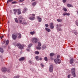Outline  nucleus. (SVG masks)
Masks as SVG:
<instances>
[{
  "instance_id": "3",
  "label": "nucleus",
  "mask_w": 78,
  "mask_h": 78,
  "mask_svg": "<svg viewBox=\"0 0 78 78\" xmlns=\"http://www.w3.org/2000/svg\"><path fill=\"white\" fill-rule=\"evenodd\" d=\"M54 61L55 63L56 64H59V63H61V60L59 59L56 58L54 59Z\"/></svg>"
},
{
  "instance_id": "8",
  "label": "nucleus",
  "mask_w": 78,
  "mask_h": 78,
  "mask_svg": "<svg viewBox=\"0 0 78 78\" xmlns=\"http://www.w3.org/2000/svg\"><path fill=\"white\" fill-rule=\"evenodd\" d=\"M2 72H6V70H7V69L5 68H3L2 69Z\"/></svg>"
},
{
  "instance_id": "15",
  "label": "nucleus",
  "mask_w": 78,
  "mask_h": 78,
  "mask_svg": "<svg viewBox=\"0 0 78 78\" xmlns=\"http://www.w3.org/2000/svg\"><path fill=\"white\" fill-rule=\"evenodd\" d=\"M17 11H18V9H14L13 11L14 12V13L15 14H16V12H17Z\"/></svg>"
},
{
  "instance_id": "20",
  "label": "nucleus",
  "mask_w": 78,
  "mask_h": 78,
  "mask_svg": "<svg viewBox=\"0 0 78 78\" xmlns=\"http://www.w3.org/2000/svg\"><path fill=\"white\" fill-rule=\"evenodd\" d=\"M36 5V2H33L32 4V6H35V5Z\"/></svg>"
},
{
  "instance_id": "59",
  "label": "nucleus",
  "mask_w": 78,
  "mask_h": 78,
  "mask_svg": "<svg viewBox=\"0 0 78 78\" xmlns=\"http://www.w3.org/2000/svg\"><path fill=\"white\" fill-rule=\"evenodd\" d=\"M52 60H53V59H52Z\"/></svg>"
},
{
  "instance_id": "46",
  "label": "nucleus",
  "mask_w": 78,
  "mask_h": 78,
  "mask_svg": "<svg viewBox=\"0 0 78 78\" xmlns=\"http://www.w3.org/2000/svg\"><path fill=\"white\" fill-rule=\"evenodd\" d=\"M27 50L28 51H30V49H27Z\"/></svg>"
},
{
  "instance_id": "47",
  "label": "nucleus",
  "mask_w": 78,
  "mask_h": 78,
  "mask_svg": "<svg viewBox=\"0 0 78 78\" xmlns=\"http://www.w3.org/2000/svg\"><path fill=\"white\" fill-rule=\"evenodd\" d=\"M24 0H20V2H23Z\"/></svg>"
},
{
  "instance_id": "43",
  "label": "nucleus",
  "mask_w": 78,
  "mask_h": 78,
  "mask_svg": "<svg viewBox=\"0 0 78 78\" xmlns=\"http://www.w3.org/2000/svg\"><path fill=\"white\" fill-rule=\"evenodd\" d=\"M60 58V55H58L57 56V58Z\"/></svg>"
},
{
  "instance_id": "56",
  "label": "nucleus",
  "mask_w": 78,
  "mask_h": 78,
  "mask_svg": "<svg viewBox=\"0 0 78 78\" xmlns=\"http://www.w3.org/2000/svg\"><path fill=\"white\" fill-rule=\"evenodd\" d=\"M39 59L40 61H41V60H42V58H40Z\"/></svg>"
},
{
  "instance_id": "22",
  "label": "nucleus",
  "mask_w": 78,
  "mask_h": 78,
  "mask_svg": "<svg viewBox=\"0 0 78 78\" xmlns=\"http://www.w3.org/2000/svg\"><path fill=\"white\" fill-rule=\"evenodd\" d=\"M36 33V32L34 31H33V32H30V34L32 35H33L34 34H35Z\"/></svg>"
},
{
  "instance_id": "19",
  "label": "nucleus",
  "mask_w": 78,
  "mask_h": 78,
  "mask_svg": "<svg viewBox=\"0 0 78 78\" xmlns=\"http://www.w3.org/2000/svg\"><path fill=\"white\" fill-rule=\"evenodd\" d=\"M27 10H28V9H27V8H24V10L23 11V13H25V12H26V11H27Z\"/></svg>"
},
{
  "instance_id": "39",
  "label": "nucleus",
  "mask_w": 78,
  "mask_h": 78,
  "mask_svg": "<svg viewBox=\"0 0 78 78\" xmlns=\"http://www.w3.org/2000/svg\"><path fill=\"white\" fill-rule=\"evenodd\" d=\"M66 16H70V13H66Z\"/></svg>"
},
{
  "instance_id": "36",
  "label": "nucleus",
  "mask_w": 78,
  "mask_h": 78,
  "mask_svg": "<svg viewBox=\"0 0 78 78\" xmlns=\"http://www.w3.org/2000/svg\"><path fill=\"white\" fill-rule=\"evenodd\" d=\"M76 25H77V26H78V21H76Z\"/></svg>"
},
{
  "instance_id": "21",
  "label": "nucleus",
  "mask_w": 78,
  "mask_h": 78,
  "mask_svg": "<svg viewBox=\"0 0 78 78\" xmlns=\"http://www.w3.org/2000/svg\"><path fill=\"white\" fill-rule=\"evenodd\" d=\"M68 7L70 8V7H73V6L72 5H71L70 4H68L67 5Z\"/></svg>"
},
{
  "instance_id": "18",
  "label": "nucleus",
  "mask_w": 78,
  "mask_h": 78,
  "mask_svg": "<svg viewBox=\"0 0 78 78\" xmlns=\"http://www.w3.org/2000/svg\"><path fill=\"white\" fill-rule=\"evenodd\" d=\"M0 51L2 53H3L4 51H3V48H0Z\"/></svg>"
},
{
  "instance_id": "24",
  "label": "nucleus",
  "mask_w": 78,
  "mask_h": 78,
  "mask_svg": "<svg viewBox=\"0 0 78 78\" xmlns=\"http://www.w3.org/2000/svg\"><path fill=\"white\" fill-rule=\"evenodd\" d=\"M21 19V17H20V19L19 20V22L20 23H22V20H20Z\"/></svg>"
},
{
  "instance_id": "17",
  "label": "nucleus",
  "mask_w": 78,
  "mask_h": 78,
  "mask_svg": "<svg viewBox=\"0 0 78 78\" xmlns=\"http://www.w3.org/2000/svg\"><path fill=\"white\" fill-rule=\"evenodd\" d=\"M45 30H46L47 31H48V32H50V31H51L50 29L48 28L47 27L46 28Z\"/></svg>"
},
{
  "instance_id": "28",
  "label": "nucleus",
  "mask_w": 78,
  "mask_h": 78,
  "mask_svg": "<svg viewBox=\"0 0 78 78\" xmlns=\"http://www.w3.org/2000/svg\"><path fill=\"white\" fill-rule=\"evenodd\" d=\"M57 21H58V22H62V20L57 19Z\"/></svg>"
},
{
  "instance_id": "30",
  "label": "nucleus",
  "mask_w": 78,
  "mask_h": 78,
  "mask_svg": "<svg viewBox=\"0 0 78 78\" xmlns=\"http://www.w3.org/2000/svg\"><path fill=\"white\" fill-rule=\"evenodd\" d=\"M39 58V57H38V56H37L35 57V59H36L37 61H39V59H38Z\"/></svg>"
},
{
  "instance_id": "6",
  "label": "nucleus",
  "mask_w": 78,
  "mask_h": 78,
  "mask_svg": "<svg viewBox=\"0 0 78 78\" xmlns=\"http://www.w3.org/2000/svg\"><path fill=\"white\" fill-rule=\"evenodd\" d=\"M17 46L20 49V50H22V49H23V46H22V44H17Z\"/></svg>"
},
{
  "instance_id": "31",
  "label": "nucleus",
  "mask_w": 78,
  "mask_h": 78,
  "mask_svg": "<svg viewBox=\"0 0 78 78\" xmlns=\"http://www.w3.org/2000/svg\"><path fill=\"white\" fill-rule=\"evenodd\" d=\"M57 30H58V31H62V29L57 28Z\"/></svg>"
},
{
  "instance_id": "34",
  "label": "nucleus",
  "mask_w": 78,
  "mask_h": 78,
  "mask_svg": "<svg viewBox=\"0 0 78 78\" xmlns=\"http://www.w3.org/2000/svg\"><path fill=\"white\" fill-rule=\"evenodd\" d=\"M15 20L16 22V23H18V20H17V18H15Z\"/></svg>"
},
{
  "instance_id": "10",
  "label": "nucleus",
  "mask_w": 78,
  "mask_h": 78,
  "mask_svg": "<svg viewBox=\"0 0 78 78\" xmlns=\"http://www.w3.org/2000/svg\"><path fill=\"white\" fill-rule=\"evenodd\" d=\"M37 19H38V21L39 22H41V21H42V19L41 18H40L39 16H38L37 17Z\"/></svg>"
},
{
  "instance_id": "16",
  "label": "nucleus",
  "mask_w": 78,
  "mask_h": 78,
  "mask_svg": "<svg viewBox=\"0 0 78 78\" xmlns=\"http://www.w3.org/2000/svg\"><path fill=\"white\" fill-rule=\"evenodd\" d=\"M18 14H21V12L20 11H21V10L20 9H18Z\"/></svg>"
},
{
  "instance_id": "4",
  "label": "nucleus",
  "mask_w": 78,
  "mask_h": 78,
  "mask_svg": "<svg viewBox=\"0 0 78 78\" xmlns=\"http://www.w3.org/2000/svg\"><path fill=\"white\" fill-rule=\"evenodd\" d=\"M31 41L32 42H35V43H37V39L36 38H32Z\"/></svg>"
},
{
  "instance_id": "38",
  "label": "nucleus",
  "mask_w": 78,
  "mask_h": 78,
  "mask_svg": "<svg viewBox=\"0 0 78 78\" xmlns=\"http://www.w3.org/2000/svg\"><path fill=\"white\" fill-rule=\"evenodd\" d=\"M17 3V2H16V1H14V2H12V4H14V3Z\"/></svg>"
},
{
  "instance_id": "9",
  "label": "nucleus",
  "mask_w": 78,
  "mask_h": 78,
  "mask_svg": "<svg viewBox=\"0 0 78 78\" xmlns=\"http://www.w3.org/2000/svg\"><path fill=\"white\" fill-rule=\"evenodd\" d=\"M12 37L13 39L14 40H16V37H17V35H15L14 34L12 35Z\"/></svg>"
},
{
  "instance_id": "29",
  "label": "nucleus",
  "mask_w": 78,
  "mask_h": 78,
  "mask_svg": "<svg viewBox=\"0 0 78 78\" xmlns=\"http://www.w3.org/2000/svg\"><path fill=\"white\" fill-rule=\"evenodd\" d=\"M35 53L37 54V55H39V52L38 51H35Z\"/></svg>"
},
{
  "instance_id": "33",
  "label": "nucleus",
  "mask_w": 78,
  "mask_h": 78,
  "mask_svg": "<svg viewBox=\"0 0 78 78\" xmlns=\"http://www.w3.org/2000/svg\"><path fill=\"white\" fill-rule=\"evenodd\" d=\"M63 9L64 11H67V9L65 8H63Z\"/></svg>"
},
{
  "instance_id": "41",
  "label": "nucleus",
  "mask_w": 78,
  "mask_h": 78,
  "mask_svg": "<svg viewBox=\"0 0 78 78\" xmlns=\"http://www.w3.org/2000/svg\"><path fill=\"white\" fill-rule=\"evenodd\" d=\"M27 23L26 22H23L22 23V24H23V25H27Z\"/></svg>"
},
{
  "instance_id": "5",
  "label": "nucleus",
  "mask_w": 78,
  "mask_h": 78,
  "mask_svg": "<svg viewBox=\"0 0 78 78\" xmlns=\"http://www.w3.org/2000/svg\"><path fill=\"white\" fill-rule=\"evenodd\" d=\"M53 70V65H52L50 66L49 71L50 72H52Z\"/></svg>"
},
{
  "instance_id": "49",
  "label": "nucleus",
  "mask_w": 78,
  "mask_h": 78,
  "mask_svg": "<svg viewBox=\"0 0 78 78\" xmlns=\"http://www.w3.org/2000/svg\"><path fill=\"white\" fill-rule=\"evenodd\" d=\"M56 26H57V27H56V28H59V25H58V24H57L56 25Z\"/></svg>"
},
{
  "instance_id": "14",
  "label": "nucleus",
  "mask_w": 78,
  "mask_h": 78,
  "mask_svg": "<svg viewBox=\"0 0 78 78\" xmlns=\"http://www.w3.org/2000/svg\"><path fill=\"white\" fill-rule=\"evenodd\" d=\"M69 63H70L71 64H72L73 63V59H72L70 60L69 62Z\"/></svg>"
},
{
  "instance_id": "2",
  "label": "nucleus",
  "mask_w": 78,
  "mask_h": 78,
  "mask_svg": "<svg viewBox=\"0 0 78 78\" xmlns=\"http://www.w3.org/2000/svg\"><path fill=\"white\" fill-rule=\"evenodd\" d=\"M71 73L73 75V77H75L76 76V74H75V68H72L71 69Z\"/></svg>"
},
{
  "instance_id": "60",
  "label": "nucleus",
  "mask_w": 78,
  "mask_h": 78,
  "mask_svg": "<svg viewBox=\"0 0 78 78\" xmlns=\"http://www.w3.org/2000/svg\"><path fill=\"white\" fill-rule=\"evenodd\" d=\"M5 78H6V77H5Z\"/></svg>"
},
{
  "instance_id": "11",
  "label": "nucleus",
  "mask_w": 78,
  "mask_h": 78,
  "mask_svg": "<svg viewBox=\"0 0 78 78\" xmlns=\"http://www.w3.org/2000/svg\"><path fill=\"white\" fill-rule=\"evenodd\" d=\"M46 45H44L42 46L41 49H42V50H44V49H45V48H46Z\"/></svg>"
},
{
  "instance_id": "23",
  "label": "nucleus",
  "mask_w": 78,
  "mask_h": 78,
  "mask_svg": "<svg viewBox=\"0 0 78 78\" xmlns=\"http://www.w3.org/2000/svg\"><path fill=\"white\" fill-rule=\"evenodd\" d=\"M50 56H53L55 55V54L54 53H51L50 54Z\"/></svg>"
},
{
  "instance_id": "27",
  "label": "nucleus",
  "mask_w": 78,
  "mask_h": 78,
  "mask_svg": "<svg viewBox=\"0 0 78 78\" xmlns=\"http://www.w3.org/2000/svg\"><path fill=\"white\" fill-rule=\"evenodd\" d=\"M38 46H39V47H41V42H38Z\"/></svg>"
},
{
  "instance_id": "48",
  "label": "nucleus",
  "mask_w": 78,
  "mask_h": 78,
  "mask_svg": "<svg viewBox=\"0 0 78 78\" xmlns=\"http://www.w3.org/2000/svg\"><path fill=\"white\" fill-rule=\"evenodd\" d=\"M66 0H63V3H66Z\"/></svg>"
},
{
  "instance_id": "13",
  "label": "nucleus",
  "mask_w": 78,
  "mask_h": 78,
  "mask_svg": "<svg viewBox=\"0 0 78 78\" xmlns=\"http://www.w3.org/2000/svg\"><path fill=\"white\" fill-rule=\"evenodd\" d=\"M17 34H18L19 35L18 37V38H19V39H20V38H21L22 37V35H21V34L19 33H18Z\"/></svg>"
},
{
  "instance_id": "26",
  "label": "nucleus",
  "mask_w": 78,
  "mask_h": 78,
  "mask_svg": "<svg viewBox=\"0 0 78 78\" xmlns=\"http://www.w3.org/2000/svg\"><path fill=\"white\" fill-rule=\"evenodd\" d=\"M9 44V41L7 40L5 43L6 45H8Z\"/></svg>"
},
{
  "instance_id": "58",
  "label": "nucleus",
  "mask_w": 78,
  "mask_h": 78,
  "mask_svg": "<svg viewBox=\"0 0 78 78\" xmlns=\"http://www.w3.org/2000/svg\"><path fill=\"white\" fill-rule=\"evenodd\" d=\"M76 34V33H75V34L74 33V34Z\"/></svg>"
},
{
  "instance_id": "52",
  "label": "nucleus",
  "mask_w": 78,
  "mask_h": 78,
  "mask_svg": "<svg viewBox=\"0 0 78 78\" xmlns=\"http://www.w3.org/2000/svg\"><path fill=\"white\" fill-rule=\"evenodd\" d=\"M29 62L30 64H31V60H30L29 61Z\"/></svg>"
},
{
  "instance_id": "40",
  "label": "nucleus",
  "mask_w": 78,
  "mask_h": 78,
  "mask_svg": "<svg viewBox=\"0 0 78 78\" xmlns=\"http://www.w3.org/2000/svg\"><path fill=\"white\" fill-rule=\"evenodd\" d=\"M19 77H20V76H16L14 77V78H19Z\"/></svg>"
},
{
  "instance_id": "7",
  "label": "nucleus",
  "mask_w": 78,
  "mask_h": 78,
  "mask_svg": "<svg viewBox=\"0 0 78 78\" xmlns=\"http://www.w3.org/2000/svg\"><path fill=\"white\" fill-rule=\"evenodd\" d=\"M50 27L51 29H53L54 28V26H53V23H51L49 24Z\"/></svg>"
},
{
  "instance_id": "44",
  "label": "nucleus",
  "mask_w": 78,
  "mask_h": 78,
  "mask_svg": "<svg viewBox=\"0 0 78 78\" xmlns=\"http://www.w3.org/2000/svg\"><path fill=\"white\" fill-rule=\"evenodd\" d=\"M44 60L45 61H47V58L46 57L44 58Z\"/></svg>"
},
{
  "instance_id": "50",
  "label": "nucleus",
  "mask_w": 78,
  "mask_h": 78,
  "mask_svg": "<svg viewBox=\"0 0 78 78\" xmlns=\"http://www.w3.org/2000/svg\"><path fill=\"white\" fill-rule=\"evenodd\" d=\"M41 67H44V65L43 64H41Z\"/></svg>"
},
{
  "instance_id": "12",
  "label": "nucleus",
  "mask_w": 78,
  "mask_h": 78,
  "mask_svg": "<svg viewBox=\"0 0 78 78\" xmlns=\"http://www.w3.org/2000/svg\"><path fill=\"white\" fill-rule=\"evenodd\" d=\"M24 60H25V58L23 57H21L19 59L20 61H24Z\"/></svg>"
},
{
  "instance_id": "51",
  "label": "nucleus",
  "mask_w": 78,
  "mask_h": 78,
  "mask_svg": "<svg viewBox=\"0 0 78 78\" xmlns=\"http://www.w3.org/2000/svg\"><path fill=\"white\" fill-rule=\"evenodd\" d=\"M63 16H66V13H63Z\"/></svg>"
},
{
  "instance_id": "57",
  "label": "nucleus",
  "mask_w": 78,
  "mask_h": 78,
  "mask_svg": "<svg viewBox=\"0 0 78 78\" xmlns=\"http://www.w3.org/2000/svg\"><path fill=\"white\" fill-rule=\"evenodd\" d=\"M59 27H61V25H59Z\"/></svg>"
},
{
  "instance_id": "55",
  "label": "nucleus",
  "mask_w": 78,
  "mask_h": 78,
  "mask_svg": "<svg viewBox=\"0 0 78 78\" xmlns=\"http://www.w3.org/2000/svg\"><path fill=\"white\" fill-rule=\"evenodd\" d=\"M0 37L1 39H2V38L3 37V36H2V37Z\"/></svg>"
},
{
  "instance_id": "54",
  "label": "nucleus",
  "mask_w": 78,
  "mask_h": 78,
  "mask_svg": "<svg viewBox=\"0 0 78 78\" xmlns=\"http://www.w3.org/2000/svg\"><path fill=\"white\" fill-rule=\"evenodd\" d=\"M8 72H10V70L9 69L7 70Z\"/></svg>"
},
{
  "instance_id": "42",
  "label": "nucleus",
  "mask_w": 78,
  "mask_h": 78,
  "mask_svg": "<svg viewBox=\"0 0 78 78\" xmlns=\"http://www.w3.org/2000/svg\"><path fill=\"white\" fill-rule=\"evenodd\" d=\"M6 42V41H4L2 43V44H5V42Z\"/></svg>"
},
{
  "instance_id": "1",
  "label": "nucleus",
  "mask_w": 78,
  "mask_h": 78,
  "mask_svg": "<svg viewBox=\"0 0 78 78\" xmlns=\"http://www.w3.org/2000/svg\"><path fill=\"white\" fill-rule=\"evenodd\" d=\"M29 19L31 20H34L35 19V14H30L29 15Z\"/></svg>"
},
{
  "instance_id": "53",
  "label": "nucleus",
  "mask_w": 78,
  "mask_h": 78,
  "mask_svg": "<svg viewBox=\"0 0 78 78\" xmlns=\"http://www.w3.org/2000/svg\"><path fill=\"white\" fill-rule=\"evenodd\" d=\"M68 78H70V75H68Z\"/></svg>"
},
{
  "instance_id": "35",
  "label": "nucleus",
  "mask_w": 78,
  "mask_h": 78,
  "mask_svg": "<svg viewBox=\"0 0 78 78\" xmlns=\"http://www.w3.org/2000/svg\"><path fill=\"white\" fill-rule=\"evenodd\" d=\"M31 46H32V44H30L28 45V47L30 48V47H31Z\"/></svg>"
},
{
  "instance_id": "25",
  "label": "nucleus",
  "mask_w": 78,
  "mask_h": 78,
  "mask_svg": "<svg viewBox=\"0 0 78 78\" xmlns=\"http://www.w3.org/2000/svg\"><path fill=\"white\" fill-rule=\"evenodd\" d=\"M13 0H8L7 2L8 4L9 3V2H13Z\"/></svg>"
},
{
  "instance_id": "32",
  "label": "nucleus",
  "mask_w": 78,
  "mask_h": 78,
  "mask_svg": "<svg viewBox=\"0 0 78 78\" xmlns=\"http://www.w3.org/2000/svg\"><path fill=\"white\" fill-rule=\"evenodd\" d=\"M72 32L73 33H75V34L76 33V34H77V33H76V30H73L72 31Z\"/></svg>"
},
{
  "instance_id": "37",
  "label": "nucleus",
  "mask_w": 78,
  "mask_h": 78,
  "mask_svg": "<svg viewBox=\"0 0 78 78\" xmlns=\"http://www.w3.org/2000/svg\"><path fill=\"white\" fill-rule=\"evenodd\" d=\"M41 48V47L40 46H38V47H37V49H38V50H40Z\"/></svg>"
},
{
  "instance_id": "45",
  "label": "nucleus",
  "mask_w": 78,
  "mask_h": 78,
  "mask_svg": "<svg viewBox=\"0 0 78 78\" xmlns=\"http://www.w3.org/2000/svg\"><path fill=\"white\" fill-rule=\"evenodd\" d=\"M45 27H48V25L46 24H45Z\"/></svg>"
}]
</instances>
